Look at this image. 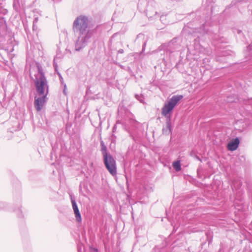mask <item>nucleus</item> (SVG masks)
I'll use <instances>...</instances> for the list:
<instances>
[{
	"label": "nucleus",
	"instance_id": "1",
	"mask_svg": "<svg viewBox=\"0 0 252 252\" xmlns=\"http://www.w3.org/2000/svg\"><path fill=\"white\" fill-rule=\"evenodd\" d=\"M73 31L78 35L75 43V49L79 51L85 47L93 34V30L89 26L88 17L85 15L78 16L74 21Z\"/></svg>",
	"mask_w": 252,
	"mask_h": 252
},
{
	"label": "nucleus",
	"instance_id": "2",
	"mask_svg": "<svg viewBox=\"0 0 252 252\" xmlns=\"http://www.w3.org/2000/svg\"><path fill=\"white\" fill-rule=\"evenodd\" d=\"M183 98L182 95H174L165 103L161 109V115L166 118V127L169 132H171V113L176 105Z\"/></svg>",
	"mask_w": 252,
	"mask_h": 252
},
{
	"label": "nucleus",
	"instance_id": "3",
	"mask_svg": "<svg viewBox=\"0 0 252 252\" xmlns=\"http://www.w3.org/2000/svg\"><path fill=\"white\" fill-rule=\"evenodd\" d=\"M38 95H47L48 85L46 78L32 79Z\"/></svg>",
	"mask_w": 252,
	"mask_h": 252
},
{
	"label": "nucleus",
	"instance_id": "4",
	"mask_svg": "<svg viewBox=\"0 0 252 252\" xmlns=\"http://www.w3.org/2000/svg\"><path fill=\"white\" fill-rule=\"evenodd\" d=\"M46 95H37L34 97V106L36 110L40 111L47 101Z\"/></svg>",
	"mask_w": 252,
	"mask_h": 252
},
{
	"label": "nucleus",
	"instance_id": "5",
	"mask_svg": "<svg viewBox=\"0 0 252 252\" xmlns=\"http://www.w3.org/2000/svg\"><path fill=\"white\" fill-rule=\"evenodd\" d=\"M104 163L107 169L113 176L117 173L116 161L114 158H104Z\"/></svg>",
	"mask_w": 252,
	"mask_h": 252
},
{
	"label": "nucleus",
	"instance_id": "6",
	"mask_svg": "<svg viewBox=\"0 0 252 252\" xmlns=\"http://www.w3.org/2000/svg\"><path fill=\"white\" fill-rule=\"evenodd\" d=\"M240 143L239 139L236 137L230 141L227 144V149L230 151H234L237 149Z\"/></svg>",
	"mask_w": 252,
	"mask_h": 252
},
{
	"label": "nucleus",
	"instance_id": "7",
	"mask_svg": "<svg viewBox=\"0 0 252 252\" xmlns=\"http://www.w3.org/2000/svg\"><path fill=\"white\" fill-rule=\"evenodd\" d=\"M71 203L72 205V208L73 209V211L74 212V214L75 215V217L76 219V220L78 222H80L81 221V217L80 213L79 212V209L78 208V207L77 206V204L74 200H71Z\"/></svg>",
	"mask_w": 252,
	"mask_h": 252
},
{
	"label": "nucleus",
	"instance_id": "8",
	"mask_svg": "<svg viewBox=\"0 0 252 252\" xmlns=\"http://www.w3.org/2000/svg\"><path fill=\"white\" fill-rule=\"evenodd\" d=\"M37 72L34 75V78L33 79H39V77H41V78H46L44 76L42 68L39 64L37 66Z\"/></svg>",
	"mask_w": 252,
	"mask_h": 252
},
{
	"label": "nucleus",
	"instance_id": "9",
	"mask_svg": "<svg viewBox=\"0 0 252 252\" xmlns=\"http://www.w3.org/2000/svg\"><path fill=\"white\" fill-rule=\"evenodd\" d=\"M100 145H101V151L102 154L103 155V158H108V155L107 153V147L104 144V143L103 141H100ZM109 158H112L111 157H109Z\"/></svg>",
	"mask_w": 252,
	"mask_h": 252
},
{
	"label": "nucleus",
	"instance_id": "10",
	"mask_svg": "<svg viewBox=\"0 0 252 252\" xmlns=\"http://www.w3.org/2000/svg\"><path fill=\"white\" fill-rule=\"evenodd\" d=\"M13 7L17 12H19L22 9V4L19 0H13Z\"/></svg>",
	"mask_w": 252,
	"mask_h": 252
},
{
	"label": "nucleus",
	"instance_id": "11",
	"mask_svg": "<svg viewBox=\"0 0 252 252\" xmlns=\"http://www.w3.org/2000/svg\"><path fill=\"white\" fill-rule=\"evenodd\" d=\"M172 165L176 171H179L181 170V163L179 160L174 162Z\"/></svg>",
	"mask_w": 252,
	"mask_h": 252
},
{
	"label": "nucleus",
	"instance_id": "12",
	"mask_svg": "<svg viewBox=\"0 0 252 252\" xmlns=\"http://www.w3.org/2000/svg\"><path fill=\"white\" fill-rule=\"evenodd\" d=\"M246 107L247 110L252 115V98L247 101Z\"/></svg>",
	"mask_w": 252,
	"mask_h": 252
},
{
	"label": "nucleus",
	"instance_id": "13",
	"mask_svg": "<svg viewBox=\"0 0 252 252\" xmlns=\"http://www.w3.org/2000/svg\"><path fill=\"white\" fill-rule=\"evenodd\" d=\"M57 73H58V74L59 75V78H60V81L61 83L62 84H64L63 93H64V94H65V89H66V84H64L63 78L62 77L61 74L59 72H57Z\"/></svg>",
	"mask_w": 252,
	"mask_h": 252
},
{
	"label": "nucleus",
	"instance_id": "14",
	"mask_svg": "<svg viewBox=\"0 0 252 252\" xmlns=\"http://www.w3.org/2000/svg\"><path fill=\"white\" fill-rule=\"evenodd\" d=\"M135 97L141 103H144V97L142 95L135 94Z\"/></svg>",
	"mask_w": 252,
	"mask_h": 252
},
{
	"label": "nucleus",
	"instance_id": "15",
	"mask_svg": "<svg viewBox=\"0 0 252 252\" xmlns=\"http://www.w3.org/2000/svg\"><path fill=\"white\" fill-rule=\"evenodd\" d=\"M8 11L6 9H4L2 8H0V13H2L3 15L7 14Z\"/></svg>",
	"mask_w": 252,
	"mask_h": 252
},
{
	"label": "nucleus",
	"instance_id": "16",
	"mask_svg": "<svg viewBox=\"0 0 252 252\" xmlns=\"http://www.w3.org/2000/svg\"><path fill=\"white\" fill-rule=\"evenodd\" d=\"M38 18L37 17L35 18L33 20V24H36V23L38 22Z\"/></svg>",
	"mask_w": 252,
	"mask_h": 252
},
{
	"label": "nucleus",
	"instance_id": "17",
	"mask_svg": "<svg viewBox=\"0 0 252 252\" xmlns=\"http://www.w3.org/2000/svg\"><path fill=\"white\" fill-rule=\"evenodd\" d=\"M116 129H117V126H116V125H115L113 127V129H112L113 132H115L116 131Z\"/></svg>",
	"mask_w": 252,
	"mask_h": 252
},
{
	"label": "nucleus",
	"instance_id": "18",
	"mask_svg": "<svg viewBox=\"0 0 252 252\" xmlns=\"http://www.w3.org/2000/svg\"><path fill=\"white\" fill-rule=\"evenodd\" d=\"M54 66L55 67V70L57 71V63H55V61H54Z\"/></svg>",
	"mask_w": 252,
	"mask_h": 252
},
{
	"label": "nucleus",
	"instance_id": "19",
	"mask_svg": "<svg viewBox=\"0 0 252 252\" xmlns=\"http://www.w3.org/2000/svg\"><path fill=\"white\" fill-rule=\"evenodd\" d=\"M118 53L119 54H123L124 53V50L122 49H120L118 50Z\"/></svg>",
	"mask_w": 252,
	"mask_h": 252
},
{
	"label": "nucleus",
	"instance_id": "20",
	"mask_svg": "<svg viewBox=\"0 0 252 252\" xmlns=\"http://www.w3.org/2000/svg\"><path fill=\"white\" fill-rule=\"evenodd\" d=\"M37 28L36 24H33V30H35Z\"/></svg>",
	"mask_w": 252,
	"mask_h": 252
},
{
	"label": "nucleus",
	"instance_id": "21",
	"mask_svg": "<svg viewBox=\"0 0 252 252\" xmlns=\"http://www.w3.org/2000/svg\"><path fill=\"white\" fill-rule=\"evenodd\" d=\"M131 123H132V124H133L138 123V122L134 120H131Z\"/></svg>",
	"mask_w": 252,
	"mask_h": 252
},
{
	"label": "nucleus",
	"instance_id": "22",
	"mask_svg": "<svg viewBox=\"0 0 252 252\" xmlns=\"http://www.w3.org/2000/svg\"><path fill=\"white\" fill-rule=\"evenodd\" d=\"M203 31L202 32L203 34H204V33H207V31L206 30H205V29H203Z\"/></svg>",
	"mask_w": 252,
	"mask_h": 252
},
{
	"label": "nucleus",
	"instance_id": "23",
	"mask_svg": "<svg viewBox=\"0 0 252 252\" xmlns=\"http://www.w3.org/2000/svg\"><path fill=\"white\" fill-rule=\"evenodd\" d=\"M145 45H146V43H145L144 44L143 46V47H144V46H145Z\"/></svg>",
	"mask_w": 252,
	"mask_h": 252
},
{
	"label": "nucleus",
	"instance_id": "24",
	"mask_svg": "<svg viewBox=\"0 0 252 252\" xmlns=\"http://www.w3.org/2000/svg\"><path fill=\"white\" fill-rule=\"evenodd\" d=\"M119 121H117L116 123V124H119Z\"/></svg>",
	"mask_w": 252,
	"mask_h": 252
},
{
	"label": "nucleus",
	"instance_id": "25",
	"mask_svg": "<svg viewBox=\"0 0 252 252\" xmlns=\"http://www.w3.org/2000/svg\"><path fill=\"white\" fill-rule=\"evenodd\" d=\"M112 137H115V136L114 135H113H113H112Z\"/></svg>",
	"mask_w": 252,
	"mask_h": 252
}]
</instances>
